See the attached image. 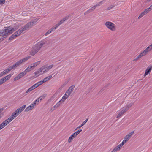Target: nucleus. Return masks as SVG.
<instances>
[{
    "instance_id": "obj_17",
    "label": "nucleus",
    "mask_w": 152,
    "mask_h": 152,
    "mask_svg": "<svg viewBox=\"0 0 152 152\" xmlns=\"http://www.w3.org/2000/svg\"><path fill=\"white\" fill-rule=\"evenodd\" d=\"M77 136L74 133L69 138L68 141L69 142H71L73 139L74 138Z\"/></svg>"
},
{
    "instance_id": "obj_16",
    "label": "nucleus",
    "mask_w": 152,
    "mask_h": 152,
    "mask_svg": "<svg viewBox=\"0 0 152 152\" xmlns=\"http://www.w3.org/2000/svg\"><path fill=\"white\" fill-rule=\"evenodd\" d=\"M56 29V27H53L51 28L47 32L45 35V36H47L49 34L51 33L53 31H54Z\"/></svg>"
},
{
    "instance_id": "obj_38",
    "label": "nucleus",
    "mask_w": 152,
    "mask_h": 152,
    "mask_svg": "<svg viewBox=\"0 0 152 152\" xmlns=\"http://www.w3.org/2000/svg\"><path fill=\"white\" fill-rule=\"evenodd\" d=\"M43 83H44V82L42 80V81H40L37 82V84L38 86H39L42 85Z\"/></svg>"
},
{
    "instance_id": "obj_50",
    "label": "nucleus",
    "mask_w": 152,
    "mask_h": 152,
    "mask_svg": "<svg viewBox=\"0 0 152 152\" xmlns=\"http://www.w3.org/2000/svg\"><path fill=\"white\" fill-rule=\"evenodd\" d=\"M63 96H65V97H67V98L69 96V95L68 96L66 92Z\"/></svg>"
},
{
    "instance_id": "obj_9",
    "label": "nucleus",
    "mask_w": 152,
    "mask_h": 152,
    "mask_svg": "<svg viewBox=\"0 0 152 152\" xmlns=\"http://www.w3.org/2000/svg\"><path fill=\"white\" fill-rule=\"evenodd\" d=\"M134 131H133L132 132L129 133L124 138L123 142H124L125 143L128 141L130 138L132 136L134 133Z\"/></svg>"
},
{
    "instance_id": "obj_1",
    "label": "nucleus",
    "mask_w": 152,
    "mask_h": 152,
    "mask_svg": "<svg viewBox=\"0 0 152 152\" xmlns=\"http://www.w3.org/2000/svg\"><path fill=\"white\" fill-rule=\"evenodd\" d=\"M39 18H36L32 20L30 22L19 29L18 31L12 34L9 38V40H11L16 38L17 37L20 35L23 31L27 30L32 27L35 25L36 22L39 20Z\"/></svg>"
},
{
    "instance_id": "obj_42",
    "label": "nucleus",
    "mask_w": 152,
    "mask_h": 152,
    "mask_svg": "<svg viewBox=\"0 0 152 152\" xmlns=\"http://www.w3.org/2000/svg\"><path fill=\"white\" fill-rule=\"evenodd\" d=\"M114 7V5H111L109 7L107 8V10H110L111 9H112V8H113V7Z\"/></svg>"
},
{
    "instance_id": "obj_44",
    "label": "nucleus",
    "mask_w": 152,
    "mask_h": 152,
    "mask_svg": "<svg viewBox=\"0 0 152 152\" xmlns=\"http://www.w3.org/2000/svg\"><path fill=\"white\" fill-rule=\"evenodd\" d=\"M94 9L93 6L91 8H90L89 10H88V11H89V13H90V12L93 11Z\"/></svg>"
},
{
    "instance_id": "obj_10",
    "label": "nucleus",
    "mask_w": 152,
    "mask_h": 152,
    "mask_svg": "<svg viewBox=\"0 0 152 152\" xmlns=\"http://www.w3.org/2000/svg\"><path fill=\"white\" fill-rule=\"evenodd\" d=\"M11 74H9L3 78L0 79V86L8 80L11 77Z\"/></svg>"
},
{
    "instance_id": "obj_22",
    "label": "nucleus",
    "mask_w": 152,
    "mask_h": 152,
    "mask_svg": "<svg viewBox=\"0 0 152 152\" xmlns=\"http://www.w3.org/2000/svg\"><path fill=\"white\" fill-rule=\"evenodd\" d=\"M33 69V68H31V66L30 67L28 66L24 71L26 74L27 72L30 71L31 70Z\"/></svg>"
},
{
    "instance_id": "obj_14",
    "label": "nucleus",
    "mask_w": 152,
    "mask_h": 152,
    "mask_svg": "<svg viewBox=\"0 0 152 152\" xmlns=\"http://www.w3.org/2000/svg\"><path fill=\"white\" fill-rule=\"evenodd\" d=\"M34 105L33 103L31 104L29 106L26 107L25 109V111L28 112L32 109L34 107Z\"/></svg>"
},
{
    "instance_id": "obj_27",
    "label": "nucleus",
    "mask_w": 152,
    "mask_h": 152,
    "mask_svg": "<svg viewBox=\"0 0 152 152\" xmlns=\"http://www.w3.org/2000/svg\"><path fill=\"white\" fill-rule=\"evenodd\" d=\"M26 74L24 72V71L22 72L21 73H19L18 75V76L20 78L22 77H23Z\"/></svg>"
},
{
    "instance_id": "obj_5",
    "label": "nucleus",
    "mask_w": 152,
    "mask_h": 152,
    "mask_svg": "<svg viewBox=\"0 0 152 152\" xmlns=\"http://www.w3.org/2000/svg\"><path fill=\"white\" fill-rule=\"evenodd\" d=\"M106 27L110 31H115L116 30V26L115 24L110 21H106L105 23Z\"/></svg>"
},
{
    "instance_id": "obj_13",
    "label": "nucleus",
    "mask_w": 152,
    "mask_h": 152,
    "mask_svg": "<svg viewBox=\"0 0 152 152\" xmlns=\"http://www.w3.org/2000/svg\"><path fill=\"white\" fill-rule=\"evenodd\" d=\"M26 105H24L17 109V110H16L19 114L20 113L24 110V109L26 108Z\"/></svg>"
},
{
    "instance_id": "obj_48",
    "label": "nucleus",
    "mask_w": 152,
    "mask_h": 152,
    "mask_svg": "<svg viewBox=\"0 0 152 152\" xmlns=\"http://www.w3.org/2000/svg\"><path fill=\"white\" fill-rule=\"evenodd\" d=\"M140 58V57L139 56V55H138V56L136 58L134 59L133 61H137Z\"/></svg>"
},
{
    "instance_id": "obj_32",
    "label": "nucleus",
    "mask_w": 152,
    "mask_h": 152,
    "mask_svg": "<svg viewBox=\"0 0 152 152\" xmlns=\"http://www.w3.org/2000/svg\"><path fill=\"white\" fill-rule=\"evenodd\" d=\"M63 103V102H62L61 100H60L57 103H56L55 104V105L57 107H59Z\"/></svg>"
},
{
    "instance_id": "obj_15",
    "label": "nucleus",
    "mask_w": 152,
    "mask_h": 152,
    "mask_svg": "<svg viewBox=\"0 0 152 152\" xmlns=\"http://www.w3.org/2000/svg\"><path fill=\"white\" fill-rule=\"evenodd\" d=\"M152 70V68L149 66L147 67L145 71V73L144 74V76L145 77L147 75H148L151 71Z\"/></svg>"
},
{
    "instance_id": "obj_19",
    "label": "nucleus",
    "mask_w": 152,
    "mask_h": 152,
    "mask_svg": "<svg viewBox=\"0 0 152 152\" xmlns=\"http://www.w3.org/2000/svg\"><path fill=\"white\" fill-rule=\"evenodd\" d=\"M65 20H64V18H63L61 19L59 22H58L57 24H56L55 26V27H56V28L60 25L62 23H63Z\"/></svg>"
},
{
    "instance_id": "obj_3",
    "label": "nucleus",
    "mask_w": 152,
    "mask_h": 152,
    "mask_svg": "<svg viewBox=\"0 0 152 152\" xmlns=\"http://www.w3.org/2000/svg\"><path fill=\"white\" fill-rule=\"evenodd\" d=\"M17 28H12L11 26L5 27L4 30L0 32V36H2L4 38H6L8 35L12 34Z\"/></svg>"
},
{
    "instance_id": "obj_41",
    "label": "nucleus",
    "mask_w": 152,
    "mask_h": 152,
    "mask_svg": "<svg viewBox=\"0 0 152 152\" xmlns=\"http://www.w3.org/2000/svg\"><path fill=\"white\" fill-rule=\"evenodd\" d=\"M82 131V129H79L77 131L75 132V134L77 136Z\"/></svg>"
},
{
    "instance_id": "obj_18",
    "label": "nucleus",
    "mask_w": 152,
    "mask_h": 152,
    "mask_svg": "<svg viewBox=\"0 0 152 152\" xmlns=\"http://www.w3.org/2000/svg\"><path fill=\"white\" fill-rule=\"evenodd\" d=\"M41 62L40 61H39L37 62H34L33 64H32V66H31V68H33V69L34 68L37 66V65H39Z\"/></svg>"
},
{
    "instance_id": "obj_31",
    "label": "nucleus",
    "mask_w": 152,
    "mask_h": 152,
    "mask_svg": "<svg viewBox=\"0 0 152 152\" xmlns=\"http://www.w3.org/2000/svg\"><path fill=\"white\" fill-rule=\"evenodd\" d=\"M15 69L14 67V66L13 65L12 66H10L8 68V69H6L7 72H8V73L12 69Z\"/></svg>"
},
{
    "instance_id": "obj_33",
    "label": "nucleus",
    "mask_w": 152,
    "mask_h": 152,
    "mask_svg": "<svg viewBox=\"0 0 152 152\" xmlns=\"http://www.w3.org/2000/svg\"><path fill=\"white\" fill-rule=\"evenodd\" d=\"M39 101V99L37 98L36 100H35L34 101V102L33 103V104H34V105L35 106H36L38 104Z\"/></svg>"
},
{
    "instance_id": "obj_39",
    "label": "nucleus",
    "mask_w": 152,
    "mask_h": 152,
    "mask_svg": "<svg viewBox=\"0 0 152 152\" xmlns=\"http://www.w3.org/2000/svg\"><path fill=\"white\" fill-rule=\"evenodd\" d=\"M43 83H44V82L42 80V81H40L37 82V84L38 86H39L42 85Z\"/></svg>"
},
{
    "instance_id": "obj_23",
    "label": "nucleus",
    "mask_w": 152,
    "mask_h": 152,
    "mask_svg": "<svg viewBox=\"0 0 152 152\" xmlns=\"http://www.w3.org/2000/svg\"><path fill=\"white\" fill-rule=\"evenodd\" d=\"M52 77V75H50L48 77H46L44 78L43 80L44 83H45L47 81H48L49 80H50Z\"/></svg>"
},
{
    "instance_id": "obj_47",
    "label": "nucleus",
    "mask_w": 152,
    "mask_h": 152,
    "mask_svg": "<svg viewBox=\"0 0 152 152\" xmlns=\"http://www.w3.org/2000/svg\"><path fill=\"white\" fill-rule=\"evenodd\" d=\"M20 78L18 76V75L17 76H16L14 79V81H16L17 80H18Z\"/></svg>"
},
{
    "instance_id": "obj_2",
    "label": "nucleus",
    "mask_w": 152,
    "mask_h": 152,
    "mask_svg": "<svg viewBox=\"0 0 152 152\" xmlns=\"http://www.w3.org/2000/svg\"><path fill=\"white\" fill-rule=\"evenodd\" d=\"M47 41L43 40L39 42L33 46L30 52V54L34 56L37 53L44 45L47 43Z\"/></svg>"
},
{
    "instance_id": "obj_34",
    "label": "nucleus",
    "mask_w": 152,
    "mask_h": 152,
    "mask_svg": "<svg viewBox=\"0 0 152 152\" xmlns=\"http://www.w3.org/2000/svg\"><path fill=\"white\" fill-rule=\"evenodd\" d=\"M117 147H115L111 152H117L118 151L120 150Z\"/></svg>"
},
{
    "instance_id": "obj_49",
    "label": "nucleus",
    "mask_w": 152,
    "mask_h": 152,
    "mask_svg": "<svg viewBox=\"0 0 152 152\" xmlns=\"http://www.w3.org/2000/svg\"><path fill=\"white\" fill-rule=\"evenodd\" d=\"M148 47L150 49V50L152 49V43Z\"/></svg>"
},
{
    "instance_id": "obj_21",
    "label": "nucleus",
    "mask_w": 152,
    "mask_h": 152,
    "mask_svg": "<svg viewBox=\"0 0 152 152\" xmlns=\"http://www.w3.org/2000/svg\"><path fill=\"white\" fill-rule=\"evenodd\" d=\"M103 1H102L100 2H98V3H97V4H96L95 5L93 6L94 9H95L96 8V7L100 6L103 3Z\"/></svg>"
},
{
    "instance_id": "obj_7",
    "label": "nucleus",
    "mask_w": 152,
    "mask_h": 152,
    "mask_svg": "<svg viewBox=\"0 0 152 152\" xmlns=\"http://www.w3.org/2000/svg\"><path fill=\"white\" fill-rule=\"evenodd\" d=\"M132 105V104H130L128 105H127L126 107H123L122 110L119 112L118 114V115L117 118H120L123 114L128 110L129 109Z\"/></svg>"
},
{
    "instance_id": "obj_28",
    "label": "nucleus",
    "mask_w": 152,
    "mask_h": 152,
    "mask_svg": "<svg viewBox=\"0 0 152 152\" xmlns=\"http://www.w3.org/2000/svg\"><path fill=\"white\" fill-rule=\"evenodd\" d=\"M47 96V94H44L42 96H40L38 99H39L40 101L43 99Z\"/></svg>"
},
{
    "instance_id": "obj_26",
    "label": "nucleus",
    "mask_w": 152,
    "mask_h": 152,
    "mask_svg": "<svg viewBox=\"0 0 152 152\" xmlns=\"http://www.w3.org/2000/svg\"><path fill=\"white\" fill-rule=\"evenodd\" d=\"M41 73H42V69L41 68H39L37 72H36L34 73L35 75H37L38 74L41 75L42 74H41Z\"/></svg>"
},
{
    "instance_id": "obj_52",
    "label": "nucleus",
    "mask_w": 152,
    "mask_h": 152,
    "mask_svg": "<svg viewBox=\"0 0 152 152\" xmlns=\"http://www.w3.org/2000/svg\"><path fill=\"white\" fill-rule=\"evenodd\" d=\"M88 13H89V11H88V10L86 12L84 13V14L86 15V14H87Z\"/></svg>"
},
{
    "instance_id": "obj_8",
    "label": "nucleus",
    "mask_w": 152,
    "mask_h": 152,
    "mask_svg": "<svg viewBox=\"0 0 152 152\" xmlns=\"http://www.w3.org/2000/svg\"><path fill=\"white\" fill-rule=\"evenodd\" d=\"M53 65L52 64L48 66H42L41 68L42 69V73H41V74H43L48 71L50 69H51L53 67Z\"/></svg>"
},
{
    "instance_id": "obj_45",
    "label": "nucleus",
    "mask_w": 152,
    "mask_h": 152,
    "mask_svg": "<svg viewBox=\"0 0 152 152\" xmlns=\"http://www.w3.org/2000/svg\"><path fill=\"white\" fill-rule=\"evenodd\" d=\"M5 2V0H0V4H4Z\"/></svg>"
},
{
    "instance_id": "obj_35",
    "label": "nucleus",
    "mask_w": 152,
    "mask_h": 152,
    "mask_svg": "<svg viewBox=\"0 0 152 152\" xmlns=\"http://www.w3.org/2000/svg\"><path fill=\"white\" fill-rule=\"evenodd\" d=\"M145 14L144 13V12H142L140 15L138 17V18L140 19L143 16H144L145 15Z\"/></svg>"
},
{
    "instance_id": "obj_20",
    "label": "nucleus",
    "mask_w": 152,
    "mask_h": 152,
    "mask_svg": "<svg viewBox=\"0 0 152 152\" xmlns=\"http://www.w3.org/2000/svg\"><path fill=\"white\" fill-rule=\"evenodd\" d=\"M152 10V5L149 8L146 9L143 12L145 14L148 13L151 10Z\"/></svg>"
},
{
    "instance_id": "obj_40",
    "label": "nucleus",
    "mask_w": 152,
    "mask_h": 152,
    "mask_svg": "<svg viewBox=\"0 0 152 152\" xmlns=\"http://www.w3.org/2000/svg\"><path fill=\"white\" fill-rule=\"evenodd\" d=\"M43 83H44V82L42 80V81H40L37 82V84L38 86H39L42 85Z\"/></svg>"
},
{
    "instance_id": "obj_51",
    "label": "nucleus",
    "mask_w": 152,
    "mask_h": 152,
    "mask_svg": "<svg viewBox=\"0 0 152 152\" xmlns=\"http://www.w3.org/2000/svg\"><path fill=\"white\" fill-rule=\"evenodd\" d=\"M6 38H4V37H3V38H2L0 39V42H1V41L4 39Z\"/></svg>"
},
{
    "instance_id": "obj_6",
    "label": "nucleus",
    "mask_w": 152,
    "mask_h": 152,
    "mask_svg": "<svg viewBox=\"0 0 152 152\" xmlns=\"http://www.w3.org/2000/svg\"><path fill=\"white\" fill-rule=\"evenodd\" d=\"M30 58L31 56H30L26 57L25 58L17 61L14 65H13L14 67L15 68L16 67L19 66L21 64L25 62L26 61H27L28 59Z\"/></svg>"
},
{
    "instance_id": "obj_30",
    "label": "nucleus",
    "mask_w": 152,
    "mask_h": 152,
    "mask_svg": "<svg viewBox=\"0 0 152 152\" xmlns=\"http://www.w3.org/2000/svg\"><path fill=\"white\" fill-rule=\"evenodd\" d=\"M124 144H125V143H124V142L122 141V142L121 144H120L118 145L116 147H118V148H119V149L120 150L121 149V147H122L123 145Z\"/></svg>"
},
{
    "instance_id": "obj_53",
    "label": "nucleus",
    "mask_w": 152,
    "mask_h": 152,
    "mask_svg": "<svg viewBox=\"0 0 152 152\" xmlns=\"http://www.w3.org/2000/svg\"><path fill=\"white\" fill-rule=\"evenodd\" d=\"M151 0H147V1L148 2H150Z\"/></svg>"
},
{
    "instance_id": "obj_37",
    "label": "nucleus",
    "mask_w": 152,
    "mask_h": 152,
    "mask_svg": "<svg viewBox=\"0 0 152 152\" xmlns=\"http://www.w3.org/2000/svg\"><path fill=\"white\" fill-rule=\"evenodd\" d=\"M67 98V97H65V96H63L62 97V99L60 100L63 103Z\"/></svg>"
},
{
    "instance_id": "obj_24",
    "label": "nucleus",
    "mask_w": 152,
    "mask_h": 152,
    "mask_svg": "<svg viewBox=\"0 0 152 152\" xmlns=\"http://www.w3.org/2000/svg\"><path fill=\"white\" fill-rule=\"evenodd\" d=\"M88 120V119H86L85 121L82 123V124L80 125L79 126L77 127L76 130L77 129H79L82 126H83L87 121Z\"/></svg>"
},
{
    "instance_id": "obj_29",
    "label": "nucleus",
    "mask_w": 152,
    "mask_h": 152,
    "mask_svg": "<svg viewBox=\"0 0 152 152\" xmlns=\"http://www.w3.org/2000/svg\"><path fill=\"white\" fill-rule=\"evenodd\" d=\"M34 89L32 88V86L30 87L25 92V93L27 94L29 92H30L32 90H34Z\"/></svg>"
},
{
    "instance_id": "obj_12",
    "label": "nucleus",
    "mask_w": 152,
    "mask_h": 152,
    "mask_svg": "<svg viewBox=\"0 0 152 152\" xmlns=\"http://www.w3.org/2000/svg\"><path fill=\"white\" fill-rule=\"evenodd\" d=\"M75 88L74 86H72L70 87L67 90L66 92L68 96L70 95L71 93L73 91L74 89Z\"/></svg>"
},
{
    "instance_id": "obj_36",
    "label": "nucleus",
    "mask_w": 152,
    "mask_h": 152,
    "mask_svg": "<svg viewBox=\"0 0 152 152\" xmlns=\"http://www.w3.org/2000/svg\"><path fill=\"white\" fill-rule=\"evenodd\" d=\"M72 15L71 14H70L69 15L66 16L64 18H63L65 21L68 19Z\"/></svg>"
},
{
    "instance_id": "obj_4",
    "label": "nucleus",
    "mask_w": 152,
    "mask_h": 152,
    "mask_svg": "<svg viewBox=\"0 0 152 152\" xmlns=\"http://www.w3.org/2000/svg\"><path fill=\"white\" fill-rule=\"evenodd\" d=\"M19 114V113L16 110L12 113L11 116L10 118L4 121L0 124V130L5 127L8 124L16 118Z\"/></svg>"
},
{
    "instance_id": "obj_46",
    "label": "nucleus",
    "mask_w": 152,
    "mask_h": 152,
    "mask_svg": "<svg viewBox=\"0 0 152 152\" xmlns=\"http://www.w3.org/2000/svg\"><path fill=\"white\" fill-rule=\"evenodd\" d=\"M57 107L55 105L53 106V107L51 108V110L52 111L56 109L57 108Z\"/></svg>"
},
{
    "instance_id": "obj_43",
    "label": "nucleus",
    "mask_w": 152,
    "mask_h": 152,
    "mask_svg": "<svg viewBox=\"0 0 152 152\" xmlns=\"http://www.w3.org/2000/svg\"><path fill=\"white\" fill-rule=\"evenodd\" d=\"M31 86L32 87V88H33L34 89L37 88V87H38L37 83L34 84V85H33Z\"/></svg>"
},
{
    "instance_id": "obj_11",
    "label": "nucleus",
    "mask_w": 152,
    "mask_h": 152,
    "mask_svg": "<svg viewBox=\"0 0 152 152\" xmlns=\"http://www.w3.org/2000/svg\"><path fill=\"white\" fill-rule=\"evenodd\" d=\"M150 51V49L147 47L144 51L142 52L138 55L141 58L142 56L146 55Z\"/></svg>"
},
{
    "instance_id": "obj_25",
    "label": "nucleus",
    "mask_w": 152,
    "mask_h": 152,
    "mask_svg": "<svg viewBox=\"0 0 152 152\" xmlns=\"http://www.w3.org/2000/svg\"><path fill=\"white\" fill-rule=\"evenodd\" d=\"M8 73L6 69L4 70L0 74V77Z\"/></svg>"
}]
</instances>
